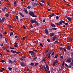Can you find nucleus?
Here are the masks:
<instances>
[{"label": "nucleus", "instance_id": "1", "mask_svg": "<svg viewBox=\"0 0 73 73\" xmlns=\"http://www.w3.org/2000/svg\"><path fill=\"white\" fill-rule=\"evenodd\" d=\"M29 14L30 15V16H32L33 17H37V16L32 11H30L29 13Z\"/></svg>", "mask_w": 73, "mask_h": 73}, {"label": "nucleus", "instance_id": "2", "mask_svg": "<svg viewBox=\"0 0 73 73\" xmlns=\"http://www.w3.org/2000/svg\"><path fill=\"white\" fill-rule=\"evenodd\" d=\"M30 22L31 23H35V24H36V23H37L38 22L34 20L33 19H31L30 20Z\"/></svg>", "mask_w": 73, "mask_h": 73}, {"label": "nucleus", "instance_id": "3", "mask_svg": "<svg viewBox=\"0 0 73 73\" xmlns=\"http://www.w3.org/2000/svg\"><path fill=\"white\" fill-rule=\"evenodd\" d=\"M21 65L23 67H25L26 66V64H25L24 62L21 63Z\"/></svg>", "mask_w": 73, "mask_h": 73}, {"label": "nucleus", "instance_id": "4", "mask_svg": "<svg viewBox=\"0 0 73 73\" xmlns=\"http://www.w3.org/2000/svg\"><path fill=\"white\" fill-rule=\"evenodd\" d=\"M28 52H29V53H31V55L32 56H33V55H34V51H29Z\"/></svg>", "mask_w": 73, "mask_h": 73}, {"label": "nucleus", "instance_id": "5", "mask_svg": "<svg viewBox=\"0 0 73 73\" xmlns=\"http://www.w3.org/2000/svg\"><path fill=\"white\" fill-rule=\"evenodd\" d=\"M4 20H5V17L3 18L2 19V20H1V19L0 18V23H3V22H4Z\"/></svg>", "mask_w": 73, "mask_h": 73}, {"label": "nucleus", "instance_id": "6", "mask_svg": "<svg viewBox=\"0 0 73 73\" xmlns=\"http://www.w3.org/2000/svg\"><path fill=\"white\" fill-rule=\"evenodd\" d=\"M44 32L46 34H48V30L47 29H44Z\"/></svg>", "mask_w": 73, "mask_h": 73}, {"label": "nucleus", "instance_id": "7", "mask_svg": "<svg viewBox=\"0 0 73 73\" xmlns=\"http://www.w3.org/2000/svg\"><path fill=\"white\" fill-rule=\"evenodd\" d=\"M48 58L50 59V55L51 54V52H48Z\"/></svg>", "mask_w": 73, "mask_h": 73}, {"label": "nucleus", "instance_id": "8", "mask_svg": "<svg viewBox=\"0 0 73 73\" xmlns=\"http://www.w3.org/2000/svg\"><path fill=\"white\" fill-rule=\"evenodd\" d=\"M66 48L68 50H70V49H71V46H69L66 47Z\"/></svg>", "mask_w": 73, "mask_h": 73}, {"label": "nucleus", "instance_id": "9", "mask_svg": "<svg viewBox=\"0 0 73 73\" xmlns=\"http://www.w3.org/2000/svg\"><path fill=\"white\" fill-rule=\"evenodd\" d=\"M54 35H55V33H52L51 34V35H50V37H52L54 36Z\"/></svg>", "mask_w": 73, "mask_h": 73}, {"label": "nucleus", "instance_id": "10", "mask_svg": "<svg viewBox=\"0 0 73 73\" xmlns=\"http://www.w3.org/2000/svg\"><path fill=\"white\" fill-rule=\"evenodd\" d=\"M11 52H13V54L17 52L16 50L13 51L12 50H11Z\"/></svg>", "mask_w": 73, "mask_h": 73}, {"label": "nucleus", "instance_id": "11", "mask_svg": "<svg viewBox=\"0 0 73 73\" xmlns=\"http://www.w3.org/2000/svg\"><path fill=\"white\" fill-rule=\"evenodd\" d=\"M54 15V13H52L51 14V15H50L49 16L50 17H53Z\"/></svg>", "mask_w": 73, "mask_h": 73}, {"label": "nucleus", "instance_id": "12", "mask_svg": "<svg viewBox=\"0 0 73 73\" xmlns=\"http://www.w3.org/2000/svg\"><path fill=\"white\" fill-rule=\"evenodd\" d=\"M1 69H2V70H0L1 72H3V71L5 70V68H1Z\"/></svg>", "mask_w": 73, "mask_h": 73}, {"label": "nucleus", "instance_id": "13", "mask_svg": "<svg viewBox=\"0 0 73 73\" xmlns=\"http://www.w3.org/2000/svg\"><path fill=\"white\" fill-rule=\"evenodd\" d=\"M54 63H57L58 62V61L57 60H55L54 61Z\"/></svg>", "mask_w": 73, "mask_h": 73}, {"label": "nucleus", "instance_id": "14", "mask_svg": "<svg viewBox=\"0 0 73 73\" xmlns=\"http://www.w3.org/2000/svg\"><path fill=\"white\" fill-rule=\"evenodd\" d=\"M67 19L68 21H71L72 20L71 18H70V17H67Z\"/></svg>", "mask_w": 73, "mask_h": 73}, {"label": "nucleus", "instance_id": "15", "mask_svg": "<svg viewBox=\"0 0 73 73\" xmlns=\"http://www.w3.org/2000/svg\"><path fill=\"white\" fill-rule=\"evenodd\" d=\"M51 25L52 27L53 28H55V27H56V26H55V25H54V24L53 23H51Z\"/></svg>", "mask_w": 73, "mask_h": 73}, {"label": "nucleus", "instance_id": "16", "mask_svg": "<svg viewBox=\"0 0 73 73\" xmlns=\"http://www.w3.org/2000/svg\"><path fill=\"white\" fill-rule=\"evenodd\" d=\"M72 62L70 63V66H73V60H72Z\"/></svg>", "mask_w": 73, "mask_h": 73}, {"label": "nucleus", "instance_id": "17", "mask_svg": "<svg viewBox=\"0 0 73 73\" xmlns=\"http://www.w3.org/2000/svg\"><path fill=\"white\" fill-rule=\"evenodd\" d=\"M19 14L20 15H21V16L22 17H24V16L23 15V14L21 13H19Z\"/></svg>", "mask_w": 73, "mask_h": 73}, {"label": "nucleus", "instance_id": "18", "mask_svg": "<svg viewBox=\"0 0 73 73\" xmlns=\"http://www.w3.org/2000/svg\"><path fill=\"white\" fill-rule=\"evenodd\" d=\"M24 11L25 12V13H27V14H28V11H27V10H26V9H24Z\"/></svg>", "mask_w": 73, "mask_h": 73}, {"label": "nucleus", "instance_id": "19", "mask_svg": "<svg viewBox=\"0 0 73 73\" xmlns=\"http://www.w3.org/2000/svg\"><path fill=\"white\" fill-rule=\"evenodd\" d=\"M9 63L11 64H12L13 62L11 60H9Z\"/></svg>", "mask_w": 73, "mask_h": 73}, {"label": "nucleus", "instance_id": "20", "mask_svg": "<svg viewBox=\"0 0 73 73\" xmlns=\"http://www.w3.org/2000/svg\"><path fill=\"white\" fill-rule=\"evenodd\" d=\"M21 53V52H17L14 53L13 54H19Z\"/></svg>", "mask_w": 73, "mask_h": 73}, {"label": "nucleus", "instance_id": "21", "mask_svg": "<svg viewBox=\"0 0 73 73\" xmlns=\"http://www.w3.org/2000/svg\"><path fill=\"white\" fill-rule=\"evenodd\" d=\"M46 68L47 69H48V66L47 65V64H46Z\"/></svg>", "mask_w": 73, "mask_h": 73}, {"label": "nucleus", "instance_id": "22", "mask_svg": "<svg viewBox=\"0 0 73 73\" xmlns=\"http://www.w3.org/2000/svg\"><path fill=\"white\" fill-rule=\"evenodd\" d=\"M38 64V63H35V66H37Z\"/></svg>", "mask_w": 73, "mask_h": 73}, {"label": "nucleus", "instance_id": "23", "mask_svg": "<svg viewBox=\"0 0 73 73\" xmlns=\"http://www.w3.org/2000/svg\"><path fill=\"white\" fill-rule=\"evenodd\" d=\"M8 69H9V70L11 71V70H12V68H8Z\"/></svg>", "mask_w": 73, "mask_h": 73}, {"label": "nucleus", "instance_id": "24", "mask_svg": "<svg viewBox=\"0 0 73 73\" xmlns=\"http://www.w3.org/2000/svg\"><path fill=\"white\" fill-rule=\"evenodd\" d=\"M13 35V33L12 32H11L10 33V36H11Z\"/></svg>", "mask_w": 73, "mask_h": 73}, {"label": "nucleus", "instance_id": "25", "mask_svg": "<svg viewBox=\"0 0 73 73\" xmlns=\"http://www.w3.org/2000/svg\"><path fill=\"white\" fill-rule=\"evenodd\" d=\"M15 17L16 18V19L17 20H19V17H18V16L17 15L15 16Z\"/></svg>", "mask_w": 73, "mask_h": 73}, {"label": "nucleus", "instance_id": "26", "mask_svg": "<svg viewBox=\"0 0 73 73\" xmlns=\"http://www.w3.org/2000/svg\"><path fill=\"white\" fill-rule=\"evenodd\" d=\"M34 7H37V4L36 3H35L34 4Z\"/></svg>", "mask_w": 73, "mask_h": 73}, {"label": "nucleus", "instance_id": "27", "mask_svg": "<svg viewBox=\"0 0 73 73\" xmlns=\"http://www.w3.org/2000/svg\"><path fill=\"white\" fill-rule=\"evenodd\" d=\"M66 61H67V62H68V63H70V62H71V60H67Z\"/></svg>", "mask_w": 73, "mask_h": 73}, {"label": "nucleus", "instance_id": "28", "mask_svg": "<svg viewBox=\"0 0 73 73\" xmlns=\"http://www.w3.org/2000/svg\"><path fill=\"white\" fill-rule=\"evenodd\" d=\"M5 62V60H1V61H0V62L2 63H4V62Z\"/></svg>", "mask_w": 73, "mask_h": 73}, {"label": "nucleus", "instance_id": "29", "mask_svg": "<svg viewBox=\"0 0 73 73\" xmlns=\"http://www.w3.org/2000/svg\"><path fill=\"white\" fill-rule=\"evenodd\" d=\"M31 8V7L30 6H29L27 7V8L28 9H30Z\"/></svg>", "mask_w": 73, "mask_h": 73}, {"label": "nucleus", "instance_id": "30", "mask_svg": "<svg viewBox=\"0 0 73 73\" xmlns=\"http://www.w3.org/2000/svg\"><path fill=\"white\" fill-rule=\"evenodd\" d=\"M30 65L31 66H34V63H31Z\"/></svg>", "mask_w": 73, "mask_h": 73}, {"label": "nucleus", "instance_id": "31", "mask_svg": "<svg viewBox=\"0 0 73 73\" xmlns=\"http://www.w3.org/2000/svg\"><path fill=\"white\" fill-rule=\"evenodd\" d=\"M9 28H13V27L11 25H9L8 26Z\"/></svg>", "mask_w": 73, "mask_h": 73}, {"label": "nucleus", "instance_id": "32", "mask_svg": "<svg viewBox=\"0 0 73 73\" xmlns=\"http://www.w3.org/2000/svg\"><path fill=\"white\" fill-rule=\"evenodd\" d=\"M57 43H58V41H57L56 40L55 41V42H54V44H57Z\"/></svg>", "mask_w": 73, "mask_h": 73}, {"label": "nucleus", "instance_id": "33", "mask_svg": "<svg viewBox=\"0 0 73 73\" xmlns=\"http://www.w3.org/2000/svg\"><path fill=\"white\" fill-rule=\"evenodd\" d=\"M21 60L24 61L25 60V59H24V58H21Z\"/></svg>", "mask_w": 73, "mask_h": 73}, {"label": "nucleus", "instance_id": "34", "mask_svg": "<svg viewBox=\"0 0 73 73\" xmlns=\"http://www.w3.org/2000/svg\"><path fill=\"white\" fill-rule=\"evenodd\" d=\"M37 57H36L35 58H33V60H36L37 59Z\"/></svg>", "mask_w": 73, "mask_h": 73}, {"label": "nucleus", "instance_id": "35", "mask_svg": "<svg viewBox=\"0 0 73 73\" xmlns=\"http://www.w3.org/2000/svg\"><path fill=\"white\" fill-rule=\"evenodd\" d=\"M53 38H55V39H56V40H58V37L56 36H54Z\"/></svg>", "mask_w": 73, "mask_h": 73}, {"label": "nucleus", "instance_id": "36", "mask_svg": "<svg viewBox=\"0 0 73 73\" xmlns=\"http://www.w3.org/2000/svg\"><path fill=\"white\" fill-rule=\"evenodd\" d=\"M16 11H12L11 12V13H13V14L14 13H16Z\"/></svg>", "mask_w": 73, "mask_h": 73}, {"label": "nucleus", "instance_id": "37", "mask_svg": "<svg viewBox=\"0 0 73 73\" xmlns=\"http://www.w3.org/2000/svg\"><path fill=\"white\" fill-rule=\"evenodd\" d=\"M45 62L46 61V59H43L42 60V62Z\"/></svg>", "mask_w": 73, "mask_h": 73}, {"label": "nucleus", "instance_id": "38", "mask_svg": "<svg viewBox=\"0 0 73 73\" xmlns=\"http://www.w3.org/2000/svg\"><path fill=\"white\" fill-rule=\"evenodd\" d=\"M56 39L55 38H52V41H54L55 40H56Z\"/></svg>", "mask_w": 73, "mask_h": 73}, {"label": "nucleus", "instance_id": "39", "mask_svg": "<svg viewBox=\"0 0 73 73\" xmlns=\"http://www.w3.org/2000/svg\"><path fill=\"white\" fill-rule=\"evenodd\" d=\"M52 29L54 30H55L57 29V28H52V29Z\"/></svg>", "mask_w": 73, "mask_h": 73}, {"label": "nucleus", "instance_id": "40", "mask_svg": "<svg viewBox=\"0 0 73 73\" xmlns=\"http://www.w3.org/2000/svg\"><path fill=\"white\" fill-rule=\"evenodd\" d=\"M71 66H70V65L69 66H66V67L68 68H71Z\"/></svg>", "mask_w": 73, "mask_h": 73}, {"label": "nucleus", "instance_id": "41", "mask_svg": "<svg viewBox=\"0 0 73 73\" xmlns=\"http://www.w3.org/2000/svg\"><path fill=\"white\" fill-rule=\"evenodd\" d=\"M62 66H63L64 65V61L62 62Z\"/></svg>", "mask_w": 73, "mask_h": 73}, {"label": "nucleus", "instance_id": "42", "mask_svg": "<svg viewBox=\"0 0 73 73\" xmlns=\"http://www.w3.org/2000/svg\"><path fill=\"white\" fill-rule=\"evenodd\" d=\"M56 18L57 20H58L59 19V17H58V16H57L56 17Z\"/></svg>", "mask_w": 73, "mask_h": 73}, {"label": "nucleus", "instance_id": "43", "mask_svg": "<svg viewBox=\"0 0 73 73\" xmlns=\"http://www.w3.org/2000/svg\"><path fill=\"white\" fill-rule=\"evenodd\" d=\"M54 54H55L54 52H52V53L51 54V55L52 56H53L54 55Z\"/></svg>", "mask_w": 73, "mask_h": 73}, {"label": "nucleus", "instance_id": "44", "mask_svg": "<svg viewBox=\"0 0 73 73\" xmlns=\"http://www.w3.org/2000/svg\"><path fill=\"white\" fill-rule=\"evenodd\" d=\"M60 58H61V59L62 60L63 59V56H60Z\"/></svg>", "mask_w": 73, "mask_h": 73}, {"label": "nucleus", "instance_id": "45", "mask_svg": "<svg viewBox=\"0 0 73 73\" xmlns=\"http://www.w3.org/2000/svg\"><path fill=\"white\" fill-rule=\"evenodd\" d=\"M36 25H37V26H38V25H40V24L38 23H36Z\"/></svg>", "mask_w": 73, "mask_h": 73}, {"label": "nucleus", "instance_id": "46", "mask_svg": "<svg viewBox=\"0 0 73 73\" xmlns=\"http://www.w3.org/2000/svg\"><path fill=\"white\" fill-rule=\"evenodd\" d=\"M39 5H41V6H42V4L41 3L39 2Z\"/></svg>", "mask_w": 73, "mask_h": 73}, {"label": "nucleus", "instance_id": "47", "mask_svg": "<svg viewBox=\"0 0 73 73\" xmlns=\"http://www.w3.org/2000/svg\"><path fill=\"white\" fill-rule=\"evenodd\" d=\"M62 21H60L59 22L60 24V25H61V24H62Z\"/></svg>", "mask_w": 73, "mask_h": 73}, {"label": "nucleus", "instance_id": "48", "mask_svg": "<svg viewBox=\"0 0 73 73\" xmlns=\"http://www.w3.org/2000/svg\"><path fill=\"white\" fill-rule=\"evenodd\" d=\"M41 1L42 2V3H44V1L43 0H41Z\"/></svg>", "mask_w": 73, "mask_h": 73}, {"label": "nucleus", "instance_id": "49", "mask_svg": "<svg viewBox=\"0 0 73 73\" xmlns=\"http://www.w3.org/2000/svg\"><path fill=\"white\" fill-rule=\"evenodd\" d=\"M63 49L64 50V52H66V49H65L64 48H63Z\"/></svg>", "mask_w": 73, "mask_h": 73}, {"label": "nucleus", "instance_id": "50", "mask_svg": "<svg viewBox=\"0 0 73 73\" xmlns=\"http://www.w3.org/2000/svg\"><path fill=\"white\" fill-rule=\"evenodd\" d=\"M5 16H6V17H8L9 15L7 14H5Z\"/></svg>", "mask_w": 73, "mask_h": 73}, {"label": "nucleus", "instance_id": "51", "mask_svg": "<svg viewBox=\"0 0 73 73\" xmlns=\"http://www.w3.org/2000/svg\"><path fill=\"white\" fill-rule=\"evenodd\" d=\"M56 63H54L52 64L53 66H55V65H56Z\"/></svg>", "mask_w": 73, "mask_h": 73}, {"label": "nucleus", "instance_id": "52", "mask_svg": "<svg viewBox=\"0 0 73 73\" xmlns=\"http://www.w3.org/2000/svg\"><path fill=\"white\" fill-rule=\"evenodd\" d=\"M62 21V23H64V24H65V22L63 21Z\"/></svg>", "mask_w": 73, "mask_h": 73}, {"label": "nucleus", "instance_id": "53", "mask_svg": "<svg viewBox=\"0 0 73 73\" xmlns=\"http://www.w3.org/2000/svg\"><path fill=\"white\" fill-rule=\"evenodd\" d=\"M64 65L65 66H68V64H66V63L65 64H64Z\"/></svg>", "mask_w": 73, "mask_h": 73}, {"label": "nucleus", "instance_id": "54", "mask_svg": "<svg viewBox=\"0 0 73 73\" xmlns=\"http://www.w3.org/2000/svg\"><path fill=\"white\" fill-rule=\"evenodd\" d=\"M60 45H61V46H63L64 44H61Z\"/></svg>", "mask_w": 73, "mask_h": 73}, {"label": "nucleus", "instance_id": "55", "mask_svg": "<svg viewBox=\"0 0 73 73\" xmlns=\"http://www.w3.org/2000/svg\"><path fill=\"white\" fill-rule=\"evenodd\" d=\"M47 41H48V42H50V40L49 39H47Z\"/></svg>", "mask_w": 73, "mask_h": 73}, {"label": "nucleus", "instance_id": "56", "mask_svg": "<svg viewBox=\"0 0 73 73\" xmlns=\"http://www.w3.org/2000/svg\"><path fill=\"white\" fill-rule=\"evenodd\" d=\"M0 36L1 37H3V35L1 33H0Z\"/></svg>", "mask_w": 73, "mask_h": 73}, {"label": "nucleus", "instance_id": "57", "mask_svg": "<svg viewBox=\"0 0 73 73\" xmlns=\"http://www.w3.org/2000/svg\"><path fill=\"white\" fill-rule=\"evenodd\" d=\"M40 46H41V47H43V45L42 44V43H40Z\"/></svg>", "mask_w": 73, "mask_h": 73}, {"label": "nucleus", "instance_id": "58", "mask_svg": "<svg viewBox=\"0 0 73 73\" xmlns=\"http://www.w3.org/2000/svg\"><path fill=\"white\" fill-rule=\"evenodd\" d=\"M10 48L11 49H14V47L12 48L11 47H10Z\"/></svg>", "mask_w": 73, "mask_h": 73}, {"label": "nucleus", "instance_id": "59", "mask_svg": "<svg viewBox=\"0 0 73 73\" xmlns=\"http://www.w3.org/2000/svg\"><path fill=\"white\" fill-rule=\"evenodd\" d=\"M67 60H72V58H68V59H67Z\"/></svg>", "mask_w": 73, "mask_h": 73}, {"label": "nucleus", "instance_id": "60", "mask_svg": "<svg viewBox=\"0 0 73 73\" xmlns=\"http://www.w3.org/2000/svg\"><path fill=\"white\" fill-rule=\"evenodd\" d=\"M65 25H68V24H69V23H65Z\"/></svg>", "mask_w": 73, "mask_h": 73}, {"label": "nucleus", "instance_id": "61", "mask_svg": "<svg viewBox=\"0 0 73 73\" xmlns=\"http://www.w3.org/2000/svg\"><path fill=\"white\" fill-rule=\"evenodd\" d=\"M43 23H45V20L44 19L42 21Z\"/></svg>", "mask_w": 73, "mask_h": 73}, {"label": "nucleus", "instance_id": "62", "mask_svg": "<svg viewBox=\"0 0 73 73\" xmlns=\"http://www.w3.org/2000/svg\"><path fill=\"white\" fill-rule=\"evenodd\" d=\"M6 51L8 52H9V50L6 49Z\"/></svg>", "mask_w": 73, "mask_h": 73}, {"label": "nucleus", "instance_id": "63", "mask_svg": "<svg viewBox=\"0 0 73 73\" xmlns=\"http://www.w3.org/2000/svg\"><path fill=\"white\" fill-rule=\"evenodd\" d=\"M62 49H63V48H62V47H61V48H60V50H62Z\"/></svg>", "mask_w": 73, "mask_h": 73}, {"label": "nucleus", "instance_id": "64", "mask_svg": "<svg viewBox=\"0 0 73 73\" xmlns=\"http://www.w3.org/2000/svg\"><path fill=\"white\" fill-rule=\"evenodd\" d=\"M47 10L48 11H50V9H48Z\"/></svg>", "mask_w": 73, "mask_h": 73}]
</instances>
